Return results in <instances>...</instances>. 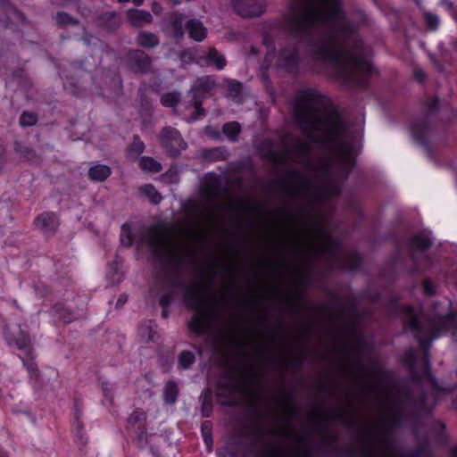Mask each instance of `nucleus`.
I'll use <instances>...</instances> for the list:
<instances>
[{"mask_svg": "<svg viewBox=\"0 0 457 457\" xmlns=\"http://www.w3.org/2000/svg\"><path fill=\"white\" fill-rule=\"evenodd\" d=\"M312 227L316 232L324 236L320 251L323 253L328 254L331 257L332 262L336 264L337 268L354 271L361 266L362 258L359 253L350 252L345 253V258H342L345 248L341 242L337 238H335L331 233L319 222H314Z\"/></svg>", "mask_w": 457, "mask_h": 457, "instance_id": "nucleus-6", "label": "nucleus"}, {"mask_svg": "<svg viewBox=\"0 0 457 457\" xmlns=\"http://www.w3.org/2000/svg\"><path fill=\"white\" fill-rule=\"evenodd\" d=\"M263 359L267 363L272 364L276 368L282 369L287 367L298 370L303 367L306 355L302 350H299L289 359L276 353L266 354Z\"/></svg>", "mask_w": 457, "mask_h": 457, "instance_id": "nucleus-13", "label": "nucleus"}, {"mask_svg": "<svg viewBox=\"0 0 457 457\" xmlns=\"http://www.w3.org/2000/svg\"><path fill=\"white\" fill-rule=\"evenodd\" d=\"M134 242V236L131 227L129 223H124L120 228V244L126 247H130Z\"/></svg>", "mask_w": 457, "mask_h": 457, "instance_id": "nucleus-52", "label": "nucleus"}, {"mask_svg": "<svg viewBox=\"0 0 457 457\" xmlns=\"http://www.w3.org/2000/svg\"><path fill=\"white\" fill-rule=\"evenodd\" d=\"M183 209L186 215L189 218H198L202 213L201 205L195 200L188 199L183 203Z\"/></svg>", "mask_w": 457, "mask_h": 457, "instance_id": "nucleus-48", "label": "nucleus"}, {"mask_svg": "<svg viewBox=\"0 0 457 457\" xmlns=\"http://www.w3.org/2000/svg\"><path fill=\"white\" fill-rule=\"evenodd\" d=\"M35 228L40 230L44 236H54L59 226V217L54 212H44L39 213L33 220Z\"/></svg>", "mask_w": 457, "mask_h": 457, "instance_id": "nucleus-15", "label": "nucleus"}, {"mask_svg": "<svg viewBox=\"0 0 457 457\" xmlns=\"http://www.w3.org/2000/svg\"><path fill=\"white\" fill-rule=\"evenodd\" d=\"M213 411L212 395L210 388H206L201 402V413L204 418L212 416Z\"/></svg>", "mask_w": 457, "mask_h": 457, "instance_id": "nucleus-41", "label": "nucleus"}, {"mask_svg": "<svg viewBox=\"0 0 457 457\" xmlns=\"http://www.w3.org/2000/svg\"><path fill=\"white\" fill-rule=\"evenodd\" d=\"M423 293L427 296H433L436 293V286L429 278H426L422 281Z\"/></svg>", "mask_w": 457, "mask_h": 457, "instance_id": "nucleus-62", "label": "nucleus"}, {"mask_svg": "<svg viewBox=\"0 0 457 457\" xmlns=\"http://www.w3.org/2000/svg\"><path fill=\"white\" fill-rule=\"evenodd\" d=\"M139 167L143 171H160L162 164L150 156H142L139 159Z\"/></svg>", "mask_w": 457, "mask_h": 457, "instance_id": "nucleus-46", "label": "nucleus"}, {"mask_svg": "<svg viewBox=\"0 0 457 457\" xmlns=\"http://www.w3.org/2000/svg\"><path fill=\"white\" fill-rule=\"evenodd\" d=\"M128 58L129 65L135 72L145 73L151 68L152 60L142 50H130L128 54Z\"/></svg>", "mask_w": 457, "mask_h": 457, "instance_id": "nucleus-19", "label": "nucleus"}, {"mask_svg": "<svg viewBox=\"0 0 457 457\" xmlns=\"http://www.w3.org/2000/svg\"><path fill=\"white\" fill-rule=\"evenodd\" d=\"M175 231L173 225L161 221L151 227L146 234L148 245L155 262L162 264V276L159 280L167 283L172 289L183 291V301L193 315L187 322L188 330L195 335H204L212 328L219 316L216 299L202 295L196 283L186 285L180 278L187 261V255L172 252L163 240Z\"/></svg>", "mask_w": 457, "mask_h": 457, "instance_id": "nucleus-3", "label": "nucleus"}, {"mask_svg": "<svg viewBox=\"0 0 457 457\" xmlns=\"http://www.w3.org/2000/svg\"><path fill=\"white\" fill-rule=\"evenodd\" d=\"M404 310L408 314L411 315L410 320L404 322V328L412 330L415 332V335L421 334L423 328L420 318L414 312V308L411 305H407L404 307Z\"/></svg>", "mask_w": 457, "mask_h": 457, "instance_id": "nucleus-32", "label": "nucleus"}, {"mask_svg": "<svg viewBox=\"0 0 457 457\" xmlns=\"http://www.w3.org/2000/svg\"><path fill=\"white\" fill-rule=\"evenodd\" d=\"M37 354L36 351L30 353H19L18 358L21 361L22 367L28 373V381L36 392H40L45 387V381L41 370L37 362Z\"/></svg>", "mask_w": 457, "mask_h": 457, "instance_id": "nucleus-10", "label": "nucleus"}, {"mask_svg": "<svg viewBox=\"0 0 457 457\" xmlns=\"http://www.w3.org/2000/svg\"><path fill=\"white\" fill-rule=\"evenodd\" d=\"M127 18L134 27H141L144 24L151 23L153 21V16L149 12L138 9L129 10Z\"/></svg>", "mask_w": 457, "mask_h": 457, "instance_id": "nucleus-26", "label": "nucleus"}, {"mask_svg": "<svg viewBox=\"0 0 457 457\" xmlns=\"http://www.w3.org/2000/svg\"><path fill=\"white\" fill-rule=\"evenodd\" d=\"M97 23L107 30H112L119 25L117 13L115 12H105L98 17Z\"/></svg>", "mask_w": 457, "mask_h": 457, "instance_id": "nucleus-36", "label": "nucleus"}, {"mask_svg": "<svg viewBox=\"0 0 457 457\" xmlns=\"http://www.w3.org/2000/svg\"><path fill=\"white\" fill-rule=\"evenodd\" d=\"M174 300L173 291H167L161 295L159 298V305L162 308V318L168 319L170 316V307Z\"/></svg>", "mask_w": 457, "mask_h": 457, "instance_id": "nucleus-39", "label": "nucleus"}, {"mask_svg": "<svg viewBox=\"0 0 457 457\" xmlns=\"http://www.w3.org/2000/svg\"><path fill=\"white\" fill-rule=\"evenodd\" d=\"M185 15L179 12H174L170 18V24L174 30L176 37H181L183 36V23Z\"/></svg>", "mask_w": 457, "mask_h": 457, "instance_id": "nucleus-47", "label": "nucleus"}, {"mask_svg": "<svg viewBox=\"0 0 457 457\" xmlns=\"http://www.w3.org/2000/svg\"><path fill=\"white\" fill-rule=\"evenodd\" d=\"M411 132L413 139L420 145L427 147L430 127L425 119L415 121L411 125Z\"/></svg>", "mask_w": 457, "mask_h": 457, "instance_id": "nucleus-22", "label": "nucleus"}, {"mask_svg": "<svg viewBox=\"0 0 457 457\" xmlns=\"http://www.w3.org/2000/svg\"><path fill=\"white\" fill-rule=\"evenodd\" d=\"M279 394L289 409L295 410L297 408L296 394L293 388L283 387L280 389Z\"/></svg>", "mask_w": 457, "mask_h": 457, "instance_id": "nucleus-50", "label": "nucleus"}, {"mask_svg": "<svg viewBox=\"0 0 457 457\" xmlns=\"http://www.w3.org/2000/svg\"><path fill=\"white\" fill-rule=\"evenodd\" d=\"M140 193L145 195L149 199L150 203L154 205L159 204L162 200V196L152 184L141 187Z\"/></svg>", "mask_w": 457, "mask_h": 457, "instance_id": "nucleus-43", "label": "nucleus"}, {"mask_svg": "<svg viewBox=\"0 0 457 457\" xmlns=\"http://www.w3.org/2000/svg\"><path fill=\"white\" fill-rule=\"evenodd\" d=\"M37 117L36 114L30 113V112H26L21 114V119H20V124L22 127L33 126L37 123Z\"/></svg>", "mask_w": 457, "mask_h": 457, "instance_id": "nucleus-59", "label": "nucleus"}, {"mask_svg": "<svg viewBox=\"0 0 457 457\" xmlns=\"http://www.w3.org/2000/svg\"><path fill=\"white\" fill-rule=\"evenodd\" d=\"M282 20V29L294 42L278 53V65L288 73L299 70V52L309 48L315 60L331 65L334 76L358 88L368 86L374 72L370 48L345 19L341 0H295Z\"/></svg>", "mask_w": 457, "mask_h": 457, "instance_id": "nucleus-1", "label": "nucleus"}, {"mask_svg": "<svg viewBox=\"0 0 457 457\" xmlns=\"http://www.w3.org/2000/svg\"><path fill=\"white\" fill-rule=\"evenodd\" d=\"M403 420V413L401 409H394L388 413L385 428L378 435V439L383 444L386 450H388L389 452L395 450L396 444L394 440L393 432L390 428L401 425Z\"/></svg>", "mask_w": 457, "mask_h": 457, "instance_id": "nucleus-12", "label": "nucleus"}, {"mask_svg": "<svg viewBox=\"0 0 457 457\" xmlns=\"http://www.w3.org/2000/svg\"><path fill=\"white\" fill-rule=\"evenodd\" d=\"M159 42L158 37L148 31H141L137 37V43L144 48H154Z\"/></svg>", "mask_w": 457, "mask_h": 457, "instance_id": "nucleus-37", "label": "nucleus"}, {"mask_svg": "<svg viewBox=\"0 0 457 457\" xmlns=\"http://www.w3.org/2000/svg\"><path fill=\"white\" fill-rule=\"evenodd\" d=\"M217 87V83L212 76H203L198 78L190 88L192 94V103L195 110V113L189 119L190 121L197 120L198 116L204 114L203 108L204 99L212 95Z\"/></svg>", "mask_w": 457, "mask_h": 457, "instance_id": "nucleus-9", "label": "nucleus"}, {"mask_svg": "<svg viewBox=\"0 0 457 457\" xmlns=\"http://www.w3.org/2000/svg\"><path fill=\"white\" fill-rule=\"evenodd\" d=\"M227 87V97L239 103L242 99V84L235 79H228Z\"/></svg>", "mask_w": 457, "mask_h": 457, "instance_id": "nucleus-42", "label": "nucleus"}, {"mask_svg": "<svg viewBox=\"0 0 457 457\" xmlns=\"http://www.w3.org/2000/svg\"><path fill=\"white\" fill-rule=\"evenodd\" d=\"M48 312L57 321L63 324H70L74 320V312L65 303L61 302L54 303Z\"/></svg>", "mask_w": 457, "mask_h": 457, "instance_id": "nucleus-23", "label": "nucleus"}, {"mask_svg": "<svg viewBox=\"0 0 457 457\" xmlns=\"http://www.w3.org/2000/svg\"><path fill=\"white\" fill-rule=\"evenodd\" d=\"M195 362V355L189 350H183L178 355L177 368L179 370H190Z\"/></svg>", "mask_w": 457, "mask_h": 457, "instance_id": "nucleus-34", "label": "nucleus"}, {"mask_svg": "<svg viewBox=\"0 0 457 457\" xmlns=\"http://www.w3.org/2000/svg\"><path fill=\"white\" fill-rule=\"evenodd\" d=\"M179 102V94L176 92L166 93L161 97V103L165 107H175Z\"/></svg>", "mask_w": 457, "mask_h": 457, "instance_id": "nucleus-54", "label": "nucleus"}, {"mask_svg": "<svg viewBox=\"0 0 457 457\" xmlns=\"http://www.w3.org/2000/svg\"><path fill=\"white\" fill-rule=\"evenodd\" d=\"M187 29L189 37L195 41H203L207 36V29L203 23L196 19H190L187 21Z\"/></svg>", "mask_w": 457, "mask_h": 457, "instance_id": "nucleus-28", "label": "nucleus"}, {"mask_svg": "<svg viewBox=\"0 0 457 457\" xmlns=\"http://www.w3.org/2000/svg\"><path fill=\"white\" fill-rule=\"evenodd\" d=\"M341 314L347 320V324L342 328V331L348 336L356 338L357 345L354 352L361 353L366 341L360 335L358 326L361 319V313L357 308V303L354 299H349L344 305L340 307Z\"/></svg>", "mask_w": 457, "mask_h": 457, "instance_id": "nucleus-8", "label": "nucleus"}, {"mask_svg": "<svg viewBox=\"0 0 457 457\" xmlns=\"http://www.w3.org/2000/svg\"><path fill=\"white\" fill-rule=\"evenodd\" d=\"M312 265H307L299 273L301 284L304 288L308 287L312 282Z\"/></svg>", "mask_w": 457, "mask_h": 457, "instance_id": "nucleus-55", "label": "nucleus"}, {"mask_svg": "<svg viewBox=\"0 0 457 457\" xmlns=\"http://www.w3.org/2000/svg\"><path fill=\"white\" fill-rule=\"evenodd\" d=\"M253 245V239L249 237H233L230 240V245L233 249L248 253Z\"/></svg>", "mask_w": 457, "mask_h": 457, "instance_id": "nucleus-44", "label": "nucleus"}, {"mask_svg": "<svg viewBox=\"0 0 457 457\" xmlns=\"http://www.w3.org/2000/svg\"><path fill=\"white\" fill-rule=\"evenodd\" d=\"M214 274V270L212 266L206 265L202 267L196 271V278L199 279H209L210 281L212 278Z\"/></svg>", "mask_w": 457, "mask_h": 457, "instance_id": "nucleus-61", "label": "nucleus"}, {"mask_svg": "<svg viewBox=\"0 0 457 457\" xmlns=\"http://www.w3.org/2000/svg\"><path fill=\"white\" fill-rule=\"evenodd\" d=\"M329 421H337L342 423L347 430L356 431L363 435V430L360 428L355 416L344 407H337L334 413L331 415L324 414L323 418L320 420H313L314 429L321 436H329V442L326 445L328 453L337 456H355L358 452L353 446H337V435L329 433L328 423ZM361 449L359 453L362 457H372V452L366 447V440H361Z\"/></svg>", "mask_w": 457, "mask_h": 457, "instance_id": "nucleus-5", "label": "nucleus"}, {"mask_svg": "<svg viewBox=\"0 0 457 457\" xmlns=\"http://www.w3.org/2000/svg\"><path fill=\"white\" fill-rule=\"evenodd\" d=\"M208 176L200 186V195L207 203L212 202L221 194V183L215 173H206Z\"/></svg>", "mask_w": 457, "mask_h": 457, "instance_id": "nucleus-17", "label": "nucleus"}, {"mask_svg": "<svg viewBox=\"0 0 457 457\" xmlns=\"http://www.w3.org/2000/svg\"><path fill=\"white\" fill-rule=\"evenodd\" d=\"M456 329L457 313L454 311H450L447 314L438 318V320L432 326L431 332L436 335Z\"/></svg>", "mask_w": 457, "mask_h": 457, "instance_id": "nucleus-21", "label": "nucleus"}, {"mask_svg": "<svg viewBox=\"0 0 457 457\" xmlns=\"http://www.w3.org/2000/svg\"><path fill=\"white\" fill-rule=\"evenodd\" d=\"M160 143L166 153L173 157L179 155L187 147V143L182 138L179 130L170 127L164 128L162 130Z\"/></svg>", "mask_w": 457, "mask_h": 457, "instance_id": "nucleus-11", "label": "nucleus"}, {"mask_svg": "<svg viewBox=\"0 0 457 457\" xmlns=\"http://www.w3.org/2000/svg\"><path fill=\"white\" fill-rule=\"evenodd\" d=\"M145 150V143L138 136H134L132 143L126 148L125 154L129 161H136Z\"/></svg>", "mask_w": 457, "mask_h": 457, "instance_id": "nucleus-30", "label": "nucleus"}, {"mask_svg": "<svg viewBox=\"0 0 457 457\" xmlns=\"http://www.w3.org/2000/svg\"><path fill=\"white\" fill-rule=\"evenodd\" d=\"M428 397L425 392H422L420 396L413 400L414 409L418 412H424L427 410Z\"/></svg>", "mask_w": 457, "mask_h": 457, "instance_id": "nucleus-56", "label": "nucleus"}, {"mask_svg": "<svg viewBox=\"0 0 457 457\" xmlns=\"http://www.w3.org/2000/svg\"><path fill=\"white\" fill-rule=\"evenodd\" d=\"M0 7L2 11L7 12V19L4 21L5 26H8L9 22L12 21L21 23L26 21L25 15L13 7L9 0H0Z\"/></svg>", "mask_w": 457, "mask_h": 457, "instance_id": "nucleus-27", "label": "nucleus"}, {"mask_svg": "<svg viewBox=\"0 0 457 457\" xmlns=\"http://www.w3.org/2000/svg\"><path fill=\"white\" fill-rule=\"evenodd\" d=\"M205 65L214 64L216 69L223 70L227 64L224 55L220 54L215 47H211L206 53H203Z\"/></svg>", "mask_w": 457, "mask_h": 457, "instance_id": "nucleus-29", "label": "nucleus"}, {"mask_svg": "<svg viewBox=\"0 0 457 457\" xmlns=\"http://www.w3.org/2000/svg\"><path fill=\"white\" fill-rule=\"evenodd\" d=\"M147 413L141 408H137L128 417L125 428L129 434H134L146 429Z\"/></svg>", "mask_w": 457, "mask_h": 457, "instance_id": "nucleus-20", "label": "nucleus"}, {"mask_svg": "<svg viewBox=\"0 0 457 457\" xmlns=\"http://www.w3.org/2000/svg\"><path fill=\"white\" fill-rule=\"evenodd\" d=\"M263 451L260 457H278L280 455V449L277 445L269 442H263ZM242 457H249L248 451H245Z\"/></svg>", "mask_w": 457, "mask_h": 457, "instance_id": "nucleus-49", "label": "nucleus"}, {"mask_svg": "<svg viewBox=\"0 0 457 457\" xmlns=\"http://www.w3.org/2000/svg\"><path fill=\"white\" fill-rule=\"evenodd\" d=\"M418 457H429L431 454L430 444L428 438L419 442L417 447L412 450Z\"/></svg>", "mask_w": 457, "mask_h": 457, "instance_id": "nucleus-53", "label": "nucleus"}, {"mask_svg": "<svg viewBox=\"0 0 457 457\" xmlns=\"http://www.w3.org/2000/svg\"><path fill=\"white\" fill-rule=\"evenodd\" d=\"M405 365L409 368L410 373L412 380L417 383H420L422 381V378L420 376V372L416 370V355L414 353L410 352L407 357L405 358Z\"/></svg>", "mask_w": 457, "mask_h": 457, "instance_id": "nucleus-51", "label": "nucleus"}, {"mask_svg": "<svg viewBox=\"0 0 457 457\" xmlns=\"http://www.w3.org/2000/svg\"><path fill=\"white\" fill-rule=\"evenodd\" d=\"M411 265L408 268L407 273L411 277H416L421 273V269L419 264L418 257L415 253L411 254Z\"/></svg>", "mask_w": 457, "mask_h": 457, "instance_id": "nucleus-58", "label": "nucleus"}, {"mask_svg": "<svg viewBox=\"0 0 457 457\" xmlns=\"http://www.w3.org/2000/svg\"><path fill=\"white\" fill-rule=\"evenodd\" d=\"M245 348L244 344L233 342L230 344V353L221 356V365L228 368L215 384L217 389L215 396L217 403L221 406H236L237 400L234 396L235 390L245 386V378L237 373V370L250 360V354Z\"/></svg>", "mask_w": 457, "mask_h": 457, "instance_id": "nucleus-4", "label": "nucleus"}, {"mask_svg": "<svg viewBox=\"0 0 457 457\" xmlns=\"http://www.w3.org/2000/svg\"><path fill=\"white\" fill-rule=\"evenodd\" d=\"M179 59L182 62L185 63L196 62L201 66H205V62H204L203 54H198L197 51L195 49H187L183 51L179 55Z\"/></svg>", "mask_w": 457, "mask_h": 457, "instance_id": "nucleus-40", "label": "nucleus"}, {"mask_svg": "<svg viewBox=\"0 0 457 457\" xmlns=\"http://www.w3.org/2000/svg\"><path fill=\"white\" fill-rule=\"evenodd\" d=\"M201 434L203 440L208 451H211L213 445L212 423L211 420H205L201 425Z\"/></svg>", "mask_w": 457, "mask_h": 457, "instance_id": "nucleus-45", "label": "nucleus"}, {"mask_svg": "<svg viewBox=\"0 0 457 457\" xmlns=\"http://www.w3.org/2000/svg\"><path fill=\"white\" fill-rule=\"evenodd\" d=\"M4 339L8 346L16 347L21 353H30L35 351L31 336L27 330L20 328L17 335L5 334Z\"/></svg>", "mask_w": 457, "mask_h": 457, "instance_id": "nucleus-16", "label": "nucleus"}, {"mask_svg": "<svg viewBox=\"0 0 457 457\" xmlns=\"http://www.w3.org/2000/svg\"><path fill=\"white\" fill-rule=\"evenodd\" d=\"M433 245L432 239L422 232H418L411 236L408 240V246L411 250L425 253L431 248Z\"/></svg>", "mask_w": 457, "mask_h": 457, "instance_id": "nucleus-24", "label": "nucleus"}, {"mask_svg": "<svg viewBox=\"0 0 457 457\" xmlns=\"http://www.w3.org/2000/svg\"><path fill=\"white\" fill-rule=\"evenodd\" d=\"M424 371L422 374L420 373V376L422 378V380L424 378H428L433 390L436 391V392H444V393H451L452 391H453L454 387L453 386H448V387H444L442 386L436 378L432 374L431 372V363H430V356H427L426 355V359H424Z\"/></svg>", "mask_w": 457, "mask_h": 457, "instance_id": "nucleus-25", "label": "nucleus"}, {"mask_svg": "<svg viewBox=\"0 0 457 457\" xmlns=\"http://www.w3.org/2000/svg\"><path fill=\"white\" fill-rule=\"evenodd\" d=\"M231 4L236 12L245 18L260 16L265 11L262 0H232Z\"/></svg>", "mask_w": 457, "mask_h": 457, "instance_id": "nucleus-14", "label": "nucleus"}, {"mask_svg": "<svg viewBox=\"0 0 457 457\" xmlns=\"http://www.w3.org/2000/svg\"><path fill=\"white\" fill-rule=\"evenodd\" d=\"M228 156V151L221 146L204 149L201 152V157L207 162H218L225 160Z\"/></svg>", "mask_w": 457, "mask_h": 457, "instance_id": "nucleus-31", "label": "nucleus"}, {"mask_svg": "<svg viewBox=\"0 0 457 457\" xmlns=\"http://www.w3.org/2000/svg\"><path fill=\"white\" fill-rule=\"evenodd\" d=\"M56 22L59 25H73L76 24L78 21L66 12H58L56 14Z\"/></svg>", "mask_w": 457, "mask_h": 457, "instance_id": "nucleus-64", "label": "nucleus"}, {"mask_svg": "<svg viewBox=\"0 0 457 457\" xmlns=\"http://www.w3.org/2000/svg\"><path fill=\"white\" fill-rule=\"evenodd\" d=\"M293 117L309 140L285 134L282 147H278L272 139L264 138L257 146L263 160L277 165L292 162L310 169L314 161L313 144H318L328 152V166L352 171L355 161L347 129L329 98L314 88L301 89L293 103Z\"/></svg>", "mask_w": 457, "mask_h": 457, "instance_id": "nucleus-2", "label": "nucleus"}, {"mask_svg": "<svg viewBox=\"0 0 457 457\" xmlns=\"http://www.w3.org/2000/svg\"><path fill=\"white\" fill-rule=\"evenodd\" d=\"M414 337L419 341L420 346L423 351V359H426V354H428L427 356H430L429 348L431 346V339L429 337H420V334L414 335Z\"/></svg>", "mask_w": 457, "mask_h": 457, "instance_id": "nucleus-57", "label": "nucleus"}, {"mask_svg": "<svg viewBox=\"0 0 457 457\" xmlns=\"http://www.w3.org/2000/svg\"><path fill=\"white\" fill-rule=\"evenodd\" d=\"M370 376L379 378V381L377 383L367 382L364 384L365 387L370 392L380 391L386 388L392 379L391 373L377 362H372L370 364Z\"/></svg>", "mask_w": 457, "mask_h": 457, "instance_id": "nucleus-18", "label": "nucleus"}, {"mask_svg": "<svg viewBox=\"0 0 457 457\" xmlns=\"http://www.w3.org/2000/svg\"><path fill=\"white\" fill-rule=\"evenodd\" d=\"M222 132L229 141L236 142L241 133V126L237 121L227 122L222 127Z\"/></svg>", "mask_w": 457, "mask_h": 457, "instance_id": "nucleus-38", "label": "nucleus"}, {"mask_svg": "<svg viewBox=\"0 0 457 457\" xmlns=\"http://www.w3.org/2000/svg\"><path fill=\"white\" fill-rule=\"evenodd\" d=\"M73 428L75 436L79 438L83 445H85L87 443V440L85 439L84 436V425L81 419L73 420Z\"/></svg>", "mask_w": 457, "mask_h": 457, "instance_id": "nucleus-63", "label": "nucleus"}, {"mask_svg": "<svg viewBox=\"0 0 457 457\" xmlns=\"http://www.w3.org/2000/svg\"><path fill=\"white\" fill-rule=\"evenodd\" d=\"M179 393V389L178 384L172 379L167 381L163 388V401L169 404L175 403L178 399Z\"/></svg>", "mask_w": 457, "mask_h": 457, "instance_id": "nucleus-33", "label": "nucleus"}, {"mask_svg": "<svg viewBox=\"0 0 457 457\" xmlns=\"http://www.w3.org/2000/svg\"><path fill=\"white\" fill-rule=\"evenodd\" d=\"M134 434L137 436L138 448L141 450L146 448L149 445V442H148L149 434L147 433V428L144 429V430H140Z\"/></svg>", "mask_w": 457, "mask_h": 457, "instance_id": "nucleus-60", "label": "nucleus"}, {"mask_svg": "<svg viewBox=\"0 0 457 457\" xmlns=\"http://www.w3.org/2000/svg\"><path fill=\"white\" fill-rule=\"evenodd\" d=\"M296 295H297V298H298L301 305L303 307H304L305 309H307L308 311H311V312H316L319 314H323V313H326L328 310L327 305L312 304V303H309L305 298V292L303 289H298L296 292Z\"/></svg>", "mask_w": 457, "mask_h": 457, "instance_id": "nucleus-35", "label": "nucleus"}, {"mask_svg": "<svg viewBox=\"0 0 457 457\" xmlns=\"http://www.w3.org/2000/svg\"><path fill=\"white\" fill-rule=\"evenodd\" d=\"M298 175L299 173H287ZM322 179L317 185L312 183H297L288 187L294 193L309 200L312 204H320L322 201L338 196L342 192V186L333 179L335 173H319Z\"/></svg>", "mask_w": 457, "mask_h": 457, "instance_id": "nucleus-7", "label": "nucleus"}]
</instances>
